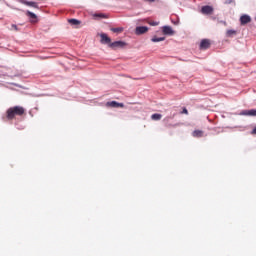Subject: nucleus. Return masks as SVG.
Returning <instances> with one entry per match:
<instances>
[{"instance_id":"obj_6","label":"nucleus","mask_w":256,"mask_h":256,"mask_svg":"<svg viewBox=\"0 0 256 256\" xmlns=\"http://www.w3.org/2000/svg\"><path fill=\"white\" fill-rule=\"evenodd\" d=\"M251 21H252V18H250L249 15H242L240 17V24H242V25L249 24Z\"/></svg>"},{"instance_id":"obj_4","label":"nucleus","mask_w":256,"mask_h":256,"mask_svg":"<svg viewBox=\"0 0 256 256\" xmlns=\"http://www.w3.org/2000/svg\"><path fill=\"white\" fill-rule=\"evenodd\" d=\"M210 47H211V42L209 39H204L201 41V43H200L201 50L210 49Z\"/></svg>"},{"instance_id":"obj_5","label":"nucleus","mask_w":256,"mask_h":256,"mask_svg":"<svg viewBox=\"0 0 256 256\" xmlns=\"http://www.w3.org/2000/svg\"><path fill=\"white\" fill-rule=\"evenodd\" d=\"M163 35H174L175 32L171 26H164L162 29Z\"/></svg>"},{"instance_id":"obj_14","label":"nucleus","mask_w":256,"mask_h":256,"mask_svg":"<svg viewBox=\"0 0 256 256\" xmlns=\"http://www.w3.org/2000/svg\"><path fill=\"white\" fill-rule=\"evenodd\" d=\"M165 37H153L152 39H151V41L153 42V43H157V42H162V41H165Z\"/></svg>"},{"instance_id":"obj_2","label":"nucleus","mask_w":256,"mask_h":256,"mask_svg":"<svg viewBox=\"0 0 256 256\" xmlns=\"http://www.w3.org/2000/svg\"><path fill=\"white\" fill-rule=\"evenodd\" d=\"M126 43L124 41H114L109 44L110 49L124 48Z\"/></svg>"},{"instance_id":"obj_7","label":"nucleus","mask_w":256,"mask_h":256,"mask_svg":"<svg viewBox=\"0 0 256 256\" xmlns=\"http://www.w3.org/2000/svg\"><path fill=\"white\" fill-rule=\"evenodd\" d=\"M147 32H148V27L147 26H138L136 28V35H144Z\"/></svg>"},{"instance_id":"obj_12","label":"nucleus","mask_w":256,"mask_h":256,"mask_svg":"<svg viewBox=\"0 0 256 256\" xmlns=\"http://www.w3.org/2000/svg\"><path fill=\"white\" fill-rule=\"evenodd\" d=\"M204 136V131L202 130H194L193 137L194 138H202Z\"/></svg>"},{"instance_id":"obj_19","label":"nucleus","mask_w":256,"mask_h":256,"mask_svg":"<svg viewBox=\"0 0 256 256\" xmlns=\"http://www.w3.org/2000/svg\"><path fill=\"white\" fill-rule=\"evenodd\" d=\"M69 23H70L71 25H75V26L81 24L80 20H76V19H70V20H69Z\"/></svg>"},{"instance_id":"obj_23","label":"nucleus","mask_w":256,"mask_h":256,"mask_svg":"<svg viewBox=\"0 0 256 256\" xmlns=\"http://www.w3.org/2000/svg\"><path fill=\"white\" fill-rule=\"evenodd\" d=\"M147 2L154 3L155 0H146Z\"/></svg>"},{"instance_id":"obj_16","label":"nucleus","mask_w":256,"mask_h":256,"mask_svg":"<svg viewBox=\"0 0 256 256\" xmlns=\"http://www.w3.org/2000/svg\"><path fill=\"white\" fill-rule=\"evenodd\" d=\"M26 15L30 18V19H37V15L35 13H32L31 11H26Z\"/></svg>"},{"instance_id":"obj_20","label":"nucleus","mask_w":256,"mask_h":256,"mask_svg":"<svg viewBox=\"0 0 256 256\" xmlns=\"http://www.w3.org/2000/svg\"><path fill=\"white\" fill-rule=\"evenodd\" d=\"M149 24H150L151 26H158V25H159V22L151 21Z\"/></svg>"},{"instance_id":"obj_11","label":"nucleus","mask_w":256,"mask_h":256,"mask_svg":"<svg viewBox=\"0 0 256 256\" xmlns=\"http://www.w3.org/2000/svg\"><path fill=\"white\" fill-rule=\"evenodd\" d=\"M243 115L256 117V109H250L243 112Z\"/></svg>"},{"instance_id":"obj_10","label":"nucleus","mask_w":256,"mask_h":256,"mask_svg":"<svg viewBox=\"0 0 256 256\" xmlns=\"http://www.w3.org/2000/svg\"><path fill=\"white\" fill-rule=\"evenodd\" d=\"M107 106L108 107H113V108H123L124 107V104H122V103H118V102H116V101H112V102H108L107 103Z\"/></svg>"},{"instance_id":"obj_22","label":"nucleus","mask_w":256,"mask_h":256,"mask_svg":"<svg viewBox=\"0 0 256 256\" xmlns=\"http://www.w3.org/2000/svg\"><path fill=\"white\" fill-rule=\"evenodd\" d=\"M11 28L14 29L15 31L18 30V26L17 25H11Z\"/></svg>"},{"instance_id":"obj_15","label":"nucleus","mask_w":256,"mask_h":256,"mask_svg":"<svg viewBox=\"0 0 256 256\" xmlns=\"http://www.w3.org/2000/svg\"><path fill=\"white\" fill-rule=\"evenodd\" d=\"M151 119L153 121H160L162 119V115L161 114H152Z\"/></svg>"},{"instance_id":"obj_1","label":"nucleus","mask_w":256,"mask_h":256,"mask_svg":"<svg viewBox=\"0 0 256 256\" xmlns=\"http://www.w3.org/2000/svg\"><path fill=\"white\" fill-rule=\"evenodd\" d=\"M25 108L22 106H14L7 109L6 118L4 120L12 121L15 117H23L25 115Z\"/></svg>"},{"instance_id":"obj_8","label":"nucleus","mask_w":256,"mask_h":256,"mask_svg":"<svg viewBox=\"0 0 256 256\" xmlns=\"http://www.w3.org/2000/svg\"><path fill=\"white\" fill-rule=\"evenodd\" d=\"M100 37H101V43H102L103 45H110V43H111V38H110L108 35H106V34H101Z\"/></svg>"},{"instance_id":"obj_3","label":"nucleus","mask_w":256,"mask_h":256,"mask_svg":"<svg viewBox=\"0 0 256 256\" xmlns=\"http://www.w3.org/2000/svg\"><path fill=\"white\" fill-rule=\"evenodd\" d=\"M20 3H22L23 5H26L28 7L34 8V9H38L39 8L37 2L21 0Z\"/></svg>"},{"instance_id":"obj_24","label":"nucleus","mask_w":256,"mask_h":256,"mask_svg":"<svg viewBox=\"0 0 256 256\" xmlns=\"http://www.w3.org/2000/svg\"><path fill=\"white\" fill-rule=\"evenodd\" d=\"M252 134L256 135V128L252 130Z\"/></svg>"},{"instance_id":"obj_13","label":"nucleus","mask_w":256,"mask_h":256,"mask_svg":"<svg viewBox=\"0 0 256 256\" xmlns=\"http://www.w3.org/2000/svg\"><path fill=\"white\" fill-rule=\"evenodd\" d=\"M235 35H237V31H236V30H227V31H226V36H227L228 38H232V37H234Z\"/></svg>"},{"instance_id":"obj_17","label":"nucleus","mask_w":256,"mask_h":256,"mask_svg":"<svg viewBox=\"0 0 256 256\" xmlns=\"http://www.w3.org/2000/svg\"><path fill=\"white\" fill-rule=\"evenodd\" d=\"M123 28L122 27H118V28H112L110 29V31H112L113 33H122L123 32Z\"/></svg>"},{"instance_id":"obj_18","label":"nucleus","mask_w":256,"mask_h":256,"mask_svg":"<svg viewBox=\"0 0 256 256\" xmlns=\"http://www.w3.org/2000/svg\"><path fill=\"white\" fill-rule=\"evenodd\" d=\"M94 17L95 18H100V19H108V16L103 14V13L95 14Z\"/></svg>"},{"instance_id":"obj_9","label":"nucleus","mask_w":256,"mask_h":256,"mask_svg":"<svg viewBox=\"0 0 256 256\" xmlns=\"http://www.w3.org/2000/svg\"><path fill=\"white\" fill-rule=\"evenodd\" d=\"M201 13L209 15V14L213 13V8L211 6H209V5L203 6L201 8Z\"/></svg>"},{"instance_id":"obj_21","label":"nucleus","mask_w":256,"mask_h":256,"mask_svg":"<svg viewBox=\"0 0 256 256\" xmlns=\"http://www.w3.org/2000/svg\"><path fill=\"white\" fill-rule=\"evenodd\" d=\"M181 114H186V115H188L187 108H183V110H182Z\"/></svg>"}]
</instances>
